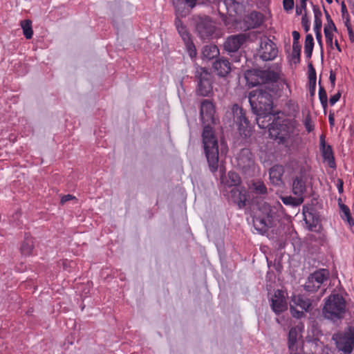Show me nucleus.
I'll list each match as a JSON object with an SVG mask.
<instances>
[{
  "instance_id": "obj_24",
  "label": "nucleus",
  "mask_w": 354,
  "mask_h": 354,
  "mask_svg": "<svg viewBox=\"0 0 354 354\" xmlns=\"http://www.w3.org/2000/svg\"><path fill=\"white\" fill-rule=\"evenodd\" d=\"M320 149L322 153L323 158L328 160V166L331 168H335V162L331 146L326 145L325 140H323Z\"/></svg>"
},
{
  "instance_id": "obj_19",
  "label": "nucleus",
  "mask_w": 354,
  "mask_h": 354,
  "mask_svg": "<svg viewBox=\"0 0 354 354\" xmlns=\"http://www.w3.org/2000/svg\"><path fill=\"white\" fill-rule=\"evenodd\" d=\"M214 72L221 77H227L232 71V65L228 59L221 57L217 58L212 64Z\"/></svg>"
},
{
  "instance_id": "obj_15",
  "label": "nucleus",
  "mask_w": 354,
  "mask_h": 354,
  "mask_svg": "<svg viewBox=\"0 0 354 354\" xmlns=\"http://www.w3.org/2000/svg\"><path fill=\"white\" fill-rule=\"evenodd\" d=\"M288 128L287 124L280 123L278 120L273 119L269 127V135L274 140L279 139L280 141H284L289 136Z\"/></svg>"
},
{
  "instance_id": "obj_43",
  "label": "nucleus",
  "mask_w": 354,
  "mask_h": 354,
  "mask_svg": "<svg viewBox=\"0 0 354 354\" xmlns=\"http://www.w3.org/2000/svg\"><path fill=\"white\" fill-rule=\"evenodd\" d=\"M301 26L304 28V30L306 32H308L310 30V22L307 16L306 12H305L301 17Z\"/></svg>"
},
{
  "instance_id": "obj_63",
  "label": "nucleus",
  "mask_w": 354,
  "mask_h": 354,
  "mask_svg": "<svg viewBox=\"0 0 354 354\" xmlns=\"http://www.w3.org/2000/svg\"><path fill=\"white\" fill-rule=\"evenodd\" d=\"M337 201H338V205H339V207H340V205H344V204L342 203V198H338V200H337Z\"/></svg>"
},
{
  "instance_id": "obj_41",
  "label": "nucleus",
  "mask_w": 354,
  "mask_h": 354,
  "mask_svg": "<svg viewBox=\"0 0 354 354\" xmlns=\"http://www.w3.org/2000/svg\"><path fill=\"white\" fill-rule=\"evenodd\" d=\"M333 30H329L327 28H324V32L326 37V42L327 46H328L331 49L333 48Z\"/></svg>"
},
{
  "instance_id": "obj_59",
  "label": "nucleus",
  "mask_w": 354,
  "mask_h": 354,
  "mask_svg": "<svg viewBox=\"0 0 354 354\" xmlns=\"http://www.w3.org/2000/svg\"><path fill=\"white\" fill-rule=\"evenodd\" d=\"M220 2V0H202L201 3L206 4V3H218Z\"/></svg>"
},
{
  "instance_id": "obj_60",
  "label": "nucleus",
  "mask_w": 354,
  "mask_h": 354,
  "mask_svg": "<svg viewBox=\"0 0 354 354\" xmlns=\"http://www.w3.org/2000/svg\"><path fill=\"white\" fill-rule=\"evenodd\" d=\"M345 19H346V21L344 22V24H345V26L346 27V28L348 30V27H351V25L350 24L349 16L346 17Z\"/></svg>"
},
{
  "instance_id": "obj_46",
  "label": "nucleus",
  "mask_w": 354,
  "mask_h": 354,
  "mask_svg": "<svg viewBox=\"0 0 354 354\" xmlns=\"http://www.w3.org/2000/svg\"><path fill=\"white\" fill-rule=\"evenodd\" d=\"M283 6L285 10H292L294 7V0H283Z\"/></svg>"
},
{
  "instance_id": "obj_62",
  "label": "nucleus",
  "mask_w": 354,
  "mask_h": 354,
  "mask_svg": "<svg viewBox=\"0 0 354 354\" xmlns=\"http://www.w3.org/2000/svg\"><path fill=\"white\" fill-rule=\"evenodd\" d=\"M308 0H299L300 4H301L302 8L304 7L305 5H306V1Z\"/></svg>"
},
{
  "instance_id": "obj_2",
  "label": "nucleus",
  "mask_w": 354,
  "mask_h": 354,
  "mask_svg": "<svg viewBox=\"0 0 354 354\" xmlns=\"http://www.w3.org/2000/svg\"><path fill=\"white\" fill-rule=\"evenodd\" d=\"M248 99L251 110L256 115H262L272 111L273 96L270 90L252 91L250 92Z\"/></svg>"
},
{
  "instance_id": "obj_8",
  "label": "nucleus",
  "mask_w": 354,
  "mask_h": 354,
  "mask_svg": "<svg viewBox=\"0 0 354 354\" xmlns=\"http://www.w3.org/2000/svg\"><path fill=\"white\" fill-rule=\"evenodd\" d=\"M234 122L237 126V129L241 135L248 136L251 131L250 122L245 115V112L239 104H234L231 108Z\"/></svg>"
},
{
  "instance_id": "obj_10",
  "label": "nucleus",
  "mask_w": 354,
  "mask_h": 354,
  "mask_svg": "<svg viewBox=\"0 0 354 354\" xmlns=\"http://www.w3.org/2000/svg\"><path fill=\"white\" fill-rule=\"evenodd\" d=\"M258 53L260 58L263 61L273 60L278 55V48L270 39L263 36L260 39Z\"/></svg>"
},
{
  "instance_id": "obj_29",
  "label": "nucleus",
  "mask_w": 354,
  "mask_h": 354,
  "mask_svg": "<svg viewBox=\"0 0 354 354\" xmlns=\"http://www.w3.org/2000/svg\"><path fill=\"white\" fill-rule=\"evenodd\" d=\"M281 200L283 202V203L286 205L297 207L303 203L304 198V197H301L300 196H296V197L288 196H281Z\"/></svg>"
},
{
  "instance_id": "obj_25",
  "label": "nucleus",
  "mask_w": 354,
  "mask_h": 354,
  "mask_svg": "<svg viewBox=\"0 0 354 354\" xmlns=\"http://www.w3.org/2000/svg\"><path fill=\"white\" fill-rule=\"evenodd\" d=\"M292 305L294 306H299L302 310L308 311L311 306L310 300L301 295H294L291 299Z\"/></svg>"
},
{
  "instance_id": "obj_28",
  "label": "nucleus",
  "mask_w": 354,
  "mask_h": 354,
  "mask_svg": "<svg viewBox=\"0 0 354 354\" xmlns=\"http://www.w3.org/2000/svg\"><path fill=\"white\" fill-rule=\"evenodd\" d=\"M175 25L178 34L180 35L183 42L192 39L191 35L188 32L186 26L183 24V22L178 17L175 20Z\"/></svg>"
},
{
  "instance_id": "obj_9",
  "label": "nucleus",
  "mask_w": 354,
  "mask_h": 354,
  "mask_svg": "<svg viewBox=\"0 0 354 354\" xmlns=\"http://www.w3.org/2000/svg\"><path fill=\"white\" fill-rule=\"evenodd\" d=\"M329 272L326 269H319L310 274L304 285V288L309 292H316L321 285L328 279Z\"/></svg>"
},
{
  "instance_id": "obj_57",
  "label": "nucleus",
  "mask_w": 354,
  "mask_h": 354,
  "mask_svg": "<svg viewBox=\"0 0 354 354\" xmlns=\"http://www.w3.org/2000/svg\"><path fill=\"white\" fill-rule=\"evenodd\" d=\"M343 180L342 179H338L337 180V189H338V192L339 193H342L343 192Z\"/></svg>"
},
{
  "instance_id": "obj_53",
  "label": "nucleus",
  "mask_w": 354,
  "mask_h": 354,
  "mask_svg": "<svg viewBox=\"0 0 354 354\" xmlns=\"http://www.w3.org/2000/svg\"><path fill=\"white\" fill-rule=\"evenodd\" d=\"M329 80L331 84L332 88L335 87L336 76L335 74L331 71L330 73Z\"/></svg>"
},
{
  "instance_id": "obj_45",
  "label": "nucleus",
  "mask_w": 354,
  "mask_h": 354,
  "mask_svg": "<svg viewBox=\"0 0 354 354\" xmlns=\"http://www.w3.org/2000/svg\"><path fill=\"white\" fill-rule=\"evenodd\" d=\"M313 10L314 13V19L322 20V13L317 6L314 5L312 2Z\"/></svg>"
},
{
  "instance_id": "obj_30",
  "label": "nucleus",
  "mask_w": 354,
  "mask_h": 354,
  "mask_svg": "<svg viewBox=\"0 0 354 354\" xmlns=\"http://www.w3.org/2000/svg\"><path fill=\"white\" fill-rule=\"evenodd\" d=\"M314 47V39L311 34L306 36L304 44V53L308 59H310L313 54Z\"/></svg>"
},
{
  "instance_id": "obj_1",
  "label": "nucleus",
  "mask_w": 354,
  "mask_h": 354,
  "mask_svg": "<svg viewBox=\"0 0 354 354\" xmlns=\"http://www.w3.org/2000/svg\"><path fill=\"white\" fill-rule=\"evenodd\" d=\"M215 107L209 100H203L200 106V118L203 124L202 141L209 168L214 174L218 168V144L212 125L216 124Z\"/></svg>"
},
{
  "instance_id": "obj_44",
  "label": "nucleus",
  "mask_w": 354,
  "mask_h": 354,
  "mask_svg": "<svg viewBox=\"0 0 354 354\" xmlns=\"http://www.w3.org/2000/svg\"><path fill=\"white\" fill-rule=\"evenodd\" d=\"M290 309L291 314L294 317L299 319V318H301L303 316H304V312L297 310L295 308V306H294V305L290 304Z\"/></svg>"
},
{
  "instance_id": "obj_51",
  "label": "nucleus",
  "mask_w": 354,
  "mask_h": 354,
  "mask_svg": "<svg viewBox=\"0 0 354 354\" xmlns=\"http://www.w3.org/2000/svg\"><path fill=\"white\" fill-rule=\"evenodd\" d=\"M341 12H342V18L343 19H344L346 17L349 16L348 13V11H347V9H346V5L344 4V2L342 3Z\"/></svg>"
},
{
  "instance_id": "obj_31",
  "label": "nucleus",
  "mask_w": 354,
  "mask_h": 354,
  "mask_svg": "<svg viewBox=\"0 0 354 354\" xmlns=\"http://www.w3.org/2000/svg\"><path fill=\"white\" fill-rule=\"evenodd\" d=\"M241 179L239 175L235 171H230L228 173V180H227V185L230 187H235L240 185Z\"/></svg>"
},
{
  "instance_id": "obj_13",
  "label": "nucleus",
  "mask_w": 354,
  "mask_h": 354,
  "mask_svg": "<svg viewBox=\"0 0 354 354\" xmlns=\"http://www.w3.org/2000/svg\"><path fill=\"white\" fill-rule=\"evenodd\" d=\"M237 166L244 173L254 169L255 165L254 156L248 148L242 149L236 156Z\"/></svg>"
},
{
  "instance_id": "obj_22",
  "label": "nucleus",
  "mask_w": 354,
  "mask_h": 354,
  "mask_svg": "<svg viewBox=\"0 0 354 354\" xmlns=\"http://www.w3.org/2000/svg\"><path fill=\"white\" fill-rule=\"evenodd\" d=\"M219 3V8L223 7L226 13L230 17H234L239 14L241 9V5L235 0H224L221 4Z\"/></svg>"
},
{
  "instance_id": "obj_54",
  "label": "nucleus",
  "mask_w": 354,
  "mask_h": 354,
  "mask_svg": "<svg viewBox=\"0 0 354 354\" xmlns=\"http://www.w3.org/2000/svg\"><path fill=\"white\" fill-rule=\"evenodd\" d=\"M306 10V5H305L304 8H302L301 4H300L299 6H297L296 11H295L296 15H300L302 14V11Z\"/></svg>"
},
{
  "instance_id": "obj_23",
  "label": "nucleus",
  "mask_w": 354,
  "mask_h": 354,
  "mask_svg": "<svg viewBox=\"0 0 354 354\" xmlns=\"http://www.w3.org/2000/svg\"><path fill=\"white\" fill-rule=\"evenodd\" d=\"M201 57L203 60H212L219 56V50L214 44H209L203 47Z\"/></svg>"
},
{
  "instance_id": "obj_38",
  "label": "nucleus",
  "mask_w": 354,
  "mask_h": 354,
  "mask_svg": "<svg viewBox=\"0 0 354 354\" xmlns=\"http://www.w3.org/2000/svg\"><path fill=\"white\" fill-rule=\"evenodd\" d=\"M324 13L326 19L327 24L325 25L324 28H327L329 30H333L334 32H337V29L336 28L335 24H334L330 15L328 12L327 10L324 9Z\"/></svg>"
},
{
  "instance_id": "obj_56",
  "label": "nucleus",
  "mask_w": 354,
  "mask_h": 354,
  "mask_svg": "<svg viewBox=\"0 0 354 354\" xmlns=\"http://www.w3.org/2000/svg\"><path fill=\"white\" fill-rule=\"evenodd\" d=\"M349 39L351 42H354V32L352 29V27H348L347 30Z\"/></svg>"
},
{
  "instance_id": "obj_12",
  "label": "nucleus",
  "mask_w": 354,
  "mask_h": 354,
  "mask_svg": "<svg viewBox=\"0 0 354 354\" xmlns=\"http://www.w3.org/2000/svg\"><path fill=\"white\" fill-rule=\"evenodd\" d=\"M265 213L262 216H255L253 217V225L254 228L261 232L265 233L273 225V216L270 207H265Z\"/></svg>"
},
{
  "instance_id": "obj_36",
  "label": "nucleus",
  "mask_w": 354,
  "mask_h": 354,
  "mask_svg": "<svg viewBox=\"0 0 354 354\" xmlns=\"http://www.w3.org/2000/svg\"><path fill=\"white\" fill-rule=\"evenodd\" d=\"M319 98L320 100V103L323 107V109L325 110L326 107L328 106V97L325 88L321 86V82H319Z\"/></svg>"
},
{
  "instance_id": "obj_7",
  "label": "nucleus",
  "mask_w": 354,
  "mask_h": 354,
  "mask_svg": "<svg viewBox=\"0 0 354 354\" xmlns=\"http://www.w3.org/2000/svg\"><path fill=\"white\" fill-rule=\"evenodd\" d=\"M194 19L198 36L203 40L212 39L216 31V26L212 18L207 15H196Z\"/></svg>"
},
{
  "instance_id": "obj_17",
  "label": "nucleus",
  "mask_w": 354,
  "mask_h": 354,
  "mask_svg": "<svg viewBox=\"0 0 354 354\" xmlns=\"http://www.w3.org/2000/svg\"><path fill=\"white\" fill-rule=\"evenodd\" d=\"M263 21V15L257 11H252L243 19V26L245 30L259 27Z\"/></svg>"
},
{
  "instance_id": "obj_34",
  "label": "nucleus",
  "mask_w": 354,
  "mask_h": 354,
  "mask_svg": "<svg viewBox=\"0 0 354 354\" xmlns=\"http://www.w3.org/2000/svg\"><path fill=\"white\" fill-rule=\"evenodd\" d=\"M21 27L25 37L28 39H31L33 35V30L32 28V21L29 19L22 21Z\"/></svg>"
},
{
  "instance_id": "obj_14",
  "label": "nucleus",
  "mask_w": 354,
  "mask_h": 354,
  "mask_svg": "<svg viewBox=\"0 0 354 354\" xmlns=\"http://www.w3.org/2000/svg\"><path fill=\"white\" fill-rule=\"evenodd\" d=\"M249 35L239 33L229 36L224 42V49L229 53H235L246 42Z\"/></svg>"
},
{
  "instance_id": "obj_37",
  "label": "nucleus",
  "mask_w": 354,
  "mask_h": 354,
  "mask_svg": "<svg viewBox=\"0 0 354 354\" xmlns=\"http://www.w3.org/2000/svg\"><path fill=\"white\" fill-rule=\"evenodd\" d=\"M187 52L191 58H194L196 56V49L192 39L184 41Z\"/></svg>"
},
{
  "instance_id": "obj_42",
  "label": "nucleus",
  "mask_w": 354,
  "mask_h": 354,
  "mask_svg": "<svg viewBox=\"0 0 354 354\" xmlns=\"http://www.w3.org/2000/svg\"><path fill=\"white\" fill-rule=\"evenodd\" d=\"M308 82H316V71L315 69L311 62L308 64Z\"/></svg>"
},
{
  "instance_id": "obj_55",
  "label": "nucleus",
  "mask_w": 354,
  "mask_h": 354,
  "mask_svg": "<svg viewBox=\"0 0 354 354\" xmlns=\"http://www.w3.org/2000/svg\"><path fill=\"white\" fill-rule=\"evenodd\" d=\"M73 198H75V197L71 194H67V195H64L62 198H61V203H64Z\"/></svg>"
},
{
  "instance_id": "obj_16",
  "label": "nucleus",
  "mask_w": 354,
  "mask_h": 354,
  "mask_svg": "<svg viewBox=\"0 0 354 354\" xmlns=\"http://www.w3.org/2000/svg\"><path fill=\"white\" fill-rule=\"evenodd\" d=\"M270 301V307L276 315H279L288 309L284 292L281 290H277L274 292Z\"/></svg>"
},
{
  "instance_id": "obj_35",
  "label": "nucleus",
  "mask_w": 354,
  "mask_h": 354,
  "mask_svg": "<svg viewBox=\"0 0 354 354\" xmlns=\"http://www.w3.org/2000/svg\"><path fill=\"white\" fill-rule=\"evenodd\" d=\"M340 210L343 214H341V217L343 220H346L350 225L354 223L349 207L346 205H340Z\"/></svg>"
},
{
  "instance_id": "obj_40",
  "label": "nucleus",
  "mask_w": 354,
  "mask_h": 354,
  "mask_svg": "<svg viewBox=\"0 0 354 354\" xmlns=\"http://www.w3.org/2000/svg\"><path fill=\"white\" fill-rule=\"evenodd\" d=\"M304 124L306 129V131L310 133L313 131L314 129V124L313 123L311 116L309 113L306 115L304 120Z\"/></svg>"
},
{
  "instance_id": "obj_11",
  "label": "nucleus",
  "mask_w": 354,
  "mask_h": 354,
  "mask_svg": "<svg viewBox=\"0 0 354 354\" xmlns=\"http://www.w3.org/2000/svg\"><path fill=\"white\" fill-rule=\"evenodd\" d=\"M306 170L300 167L297 173L292 177V192L295 196L304 197L306 192Z\"/></svg>"
},
{
  "instance_id": "obj_18",
  "label": "nucleus",
  "mask_w": 354,
  "mask_h": 354,
  "mask_svg": "<svg viewBox=\"0 0 354 354\" xmlns=\"http://www.w3.org/2000/svg\"><path fill=\"white\" fill-rule=\"evenodd\" d=\"M304 220L308 225L310 231L314 230L319 222V215L317 210L312 206L304 205L303 207Z\"/></svg>"
},
{
  "instance_id": "obj_49",
  "label": "nucleus",
  "mask_w": 354,
  "mask_h": 354,
  "mask_svg": "<svg viewBox=\"0 0 354 354\" xmlns=\"http://www.w3.org/2000/svg\"><path fill=\"white\" fill-rule=\"evenodd\" d=\"M293 37L292 44H299V39L300 38V34L299 32L294 30L292 33Z\"/></svg>"
},
{
  "instance_id": "obj_64",
  "label": "nucleus",
  "mask_w": 354,
  "mask_h": 354,
  "mask_svg": "<svg viewBox=\"0 0 354 354\" xmlns=\"http://www.w3.org/2000/svg\"><path fill=\"white\" fill-rule=\"evenodd\" d=\"M221 172V177L222 178L223 176L225 174V171L222 169V168L220 169Z\"/></svg>"
},
{
  "instance_id": "obj_48",
  "label": "nucleus",
  "mask_w": 354,
  "mask_h": 354,
  "mask_svg": "<svg viewBox=\"0 0 354 354\" xmlns=\"http://www.w3.org/2000/svg\"><path fill=\"white\" fill-rule=\"evenodd\" d=\"M322 26V20L314 19L315 32H321Z\"/></svg>"
},
{
  "instance_id": "obj_5",
  "label": "nucleus",
  "mask_w": 354,
  "mask_h": 354,
  "mask_svg": "<svg viewBox=\"0 0 354 354\" xmlns=\"http://www.w3.org/2000/svg\"><path fill=\"white\" fill-rule=\"evenodd\" d=\"M336 348L343 354H351L354 350V327L348 326L344 330L333 335Z\"/></svg>"
},
{
  "instance_id": "obj_33",
  "label": "nucleus",
  "mask_w": 354,
  "mask_h": 354,
  "mask_svg": "<svg viewBox=\"0 0 354 354\" xmlns=\"http://www.w3.org/2000/svg\"><path fill=\"white\" fill-rule=\"evenodd\" d=\"M298 332L296 328L292 327L288 333V344L290 350H293L297 342Z\"/></svg>"
},
{
  "instance_id": "obj_4",
  "label": "nucleus",
  "mask_w": 354,
  "mask_h": 354,
  "mask_svg": "<svg viewBox=\"0 0 354 354\" xmlns=\"http://www.w3.org/2000/svg\"><path fill=\"white\" fill-rule=\"evenodd\" d=\"M346 312V301L339 294H332L325 299L322 313L324 318L333 322L342 319Z\"/></svg>"
},
{
  "instance_id": "obj_32",
  "label": "nucleus",
  "mask_w": 354,
  "mask_h": 354,
  "mask_svg": "<svg viewBox=\"0 0 354 354\" xmlns=\"http://www.w3.org/2000/svg\"><path fill=\"white\" fill-rule=\"evenodd\" d=\"M253 192L257 195H265L267 194V187L263 182L258 180L252 184Z\"/></svg>"
},
{
  "instance_id": "obj_58",
  "label": "nucleus",
  "mask_w": 354,
  "mask_h": 354,
  "mask_svg": "<svg viewBox=\"0 0 354 354\" xmlns=\"http://www.w3.org/2000/svg\"><path fill=\"white\" fill-rule=\"evenodd\" d=\"M329 124L330 126H333L335 124V118L334 113H330L328 115Z\"/></svg>"
},
{
  "instance_id": "obj_47",
  "label": "nucleus",
  "mask_w": 354,
  "mask_h": 354,
  "mask_svg": "<svg viewBox=\"0 0 354 354\" xmlns=\"http://www.w3.org/2000/svg\"><path fill=\"white\" fill-rule=\"evenodd\" d=\"M341 92L338 91L337 93L330 97L329 102L331 106L334 105L341 97Z\"/></svg>"
},
{
  "instance_id": "obj_20",
  "label": "nucleus",
  "mask_w": 354,
  "mask_h": 354,
  "mask_svg": "<svg viewBox=\"0 0 354 354\" xmlns=\"http://www.w3.org/2000/svg\"><path fill=\"white\" fill-rule=\"evenodd\" d=\"M230 198L234 203L238 205L239 208H243L247 201L245 190L238 187H232L230 190Z\"/></svg>"
},
{
  "instance_id": "obj_6",
  "label": "nucleus",
  "mask_w": 354,
  "mask_h": 354,
  "mask_svg": "<svg viewBox=\"0 0 354 354\" xmlns=\"http://www.w3.org/2000/svg\"><path fill=\"white\" fill-rule=\"evenodd\" d=\"M195 81L197 82L196 94L203 97H208L213 91V76L204 67L196 66L194 73Z\"/></svg>"
},
{
  "instance_id": "obj_3",
  "label": "nucleus",
  "mask_w": 354,
  "mask_h": 354,
  "mask_svg": "<svg viewBox=\"0 0 354 354\" xmlns=\"http://www.w3.org/2000/svg\"><path fill=\"white\" fill-rule=\"evenodd\" d=\"M279 72L278 66H276V70L271 68L266 70L250 68L244 72V77L246 84L250 87H254L259 84L277 82L279 80Z\"/></svg>"
},
{
  "instance_id": "obj_27",
  "label": "nucleus",
  "mask_w": 354,
  "mask_h": 354,
  "mask_svg": "<svg viewBox=\"0 0 354 354\" xmlns=\"http://www.w3.org/2000/svg\"><path fill=\"white\" fill-rule=\"evenodd\" d=\"M34 248V241L31 236H26L21 246V252L24 256H30Z\"/></svg>"
},
{
  "instance_id": "obj_50",
  "label": "nucleus",
  "mask_w": 354,
  "mask_h": 354,
  "mask_svg": "<svg viewBox=\"0 0 354 354\" xmlns=\"http://www.w3.org/2000/svg\"><path fill=\"white\" fill-rule=\"evenodd\" d=\"M315 37H316V39L321 48V49L322 50V48H323V43H322V32H315Z\"/></svg>"
},
{
  "instance_id": "obj_52",
  "label": "nucleus",
  "mask_w": 354,
  "mask_h": 354,
  "mask_svg": "<svg viewBox=\"0 0 354 354\" xmlns=\"http://www.w3.org/2000/svg\"><path fill=\"white\" fill-rule=\"evenodd\" d=\"M316 82H309V92L311 96H313L315 93Z\"/></svg>"
},
{
  "instance_id": "obj_39",
  "label": "nucleus",
  "mask_w": 354,
  "mask_h": 354,
  "mask_svg": "<svg viewBox=\"0 0 354 354\" xmlns=\"http://www.w3.org/2000/svg\"><path fill=\"white\" fill-rule=\"evenodd\" d=\"M301 48L300 44H292V58L295 60V63L300 61Z\"/></svg>"
},
{
  "instance_id": "obj_21",
  "label": "nucleus",
  "mask_w": 354,
  "mask_h": 354,
  "mask_svg": "<svg viewBox=\"0 0 354 354\" xmlns=\"http://www.w3.org/2000/svg\"><path fill=\"white\" fill-rule=\"evenodd\" d=\"M284 174V168L282 165H274L269 170L270 183L275 186H281L283 184L282 176Z\"/></svg>"
},
{
  "instance_id": "obj_26",
  "label": "nucleus",
  "mask_w": 354,
  "mask_h": 354,
  "mask_svg": "<svg viewBox=\"0 0 354 354\" xmlns=\"http://www.w3.org/2000/svg\"><path fill=\"white\" fill-rule=\"evenodd\" d=\"M275 119V115L270 112V113H267L262 115H257V123L259 128L261 129H268L271 125V120Z\"/></svg>"
},
{
  "instance_id": "obj_61",
  "label": "nucleus",
  "mask_w": 354,
  "mask_h": 354,
  "mask_svg": "<svg viewBox=\"0 0 354 354\" xmlns=\"http://www.w3.org/2000/svg\"><path fill=\"white\" fill-rule=\"evenodd\" d=\"M335 46L336 47V48L338 50V51H341V48H340V46L338 44V41L337 40L335 41Z\"/></svg>"
}]
</instances>
